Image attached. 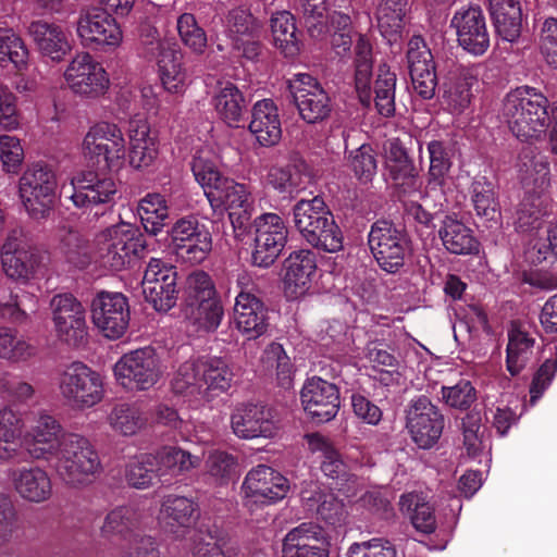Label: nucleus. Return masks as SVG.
<instances>
[{
    "label": "nucleus",
    "instance_id": "1",
    "mask_svg": "<svg viewBox=\"0 0 557 557\" xmlns=\"http://www.w3.org/2000/svg\"><path fill=\"white\" fill-rule=\"evenodd\" d=\"M549 101L537 88L528 85L511 89L503 99L502 116L521 141L537 139L550 124Z\"/></svg>",
    "mask_w": 557,
    "mask_h": 557
},
{
    "label": "nucleus",
    "instance_id": "2",
    "mask_svg": "<svg viewBox=\"0 0 557 557\" xmlns=\"http://www.w3.org/2000/svg\"><path fill=\"white\" fill-rule=\"evenodd\" d=\"M234 376L233 369L225 358L201 356L189 359L178 367L172 380V387L178 394L203 388L208 394L220 395L231 388Z\"/></svg>",
    "mask_w": 557,
    "mask_h": 557
},
{
    "label": "nucleus",
    "instance_id": "3",
    "mask_svg": "<svg viewBox=\"0 0 557 557\" xmlns=\"http://www.w3.org/2000/svg\"><path fill=\"white\" fill-rule=\"evenodd\" d=\"M52 461L62 481L73 487L91 483L101 470L98 453L89 440L75 433L63 436V446Z\"/></svg>",
    "mask_w": 557,
    "mask_h": 557
},
{
    "label": "nucleus",
    "instance_id": "4",
    "mask_svg": "<svg viewBox=\"0 0 557 557\" xmlns=\"http://www.w3.org/2000/svg\"><path fill=\"white\" fill-rule=\"evenodd\" d=\"M190 165L195 180L203 188L205 195L214 210L225 209L230 212L239 208H248V205L253 202L246 185L224 176L212 161L201 156H195Z\"/></svg>",
    "mask_w": 557,
    "mask_h": 557
},
{
    "label": "nucleus",
    "instance_id": "5",
    "mask_svg": "<svg viewBox=\"0 0 557 557\" xmlns=\"http://www.w3.org/2000/svg\"><path fill=\"white\" fill-rule=\"evenodd\" d=\"M138 54L148 61H157L160 79L164 89L171 94H182L185 88L186 72L183 55L176 45L163 41L159 32L151 25L140 27Z\"/></svg>",
    "mask_w": 557,
    "mask_h": 557
},
{
    "label": "nucleus",
    "instance_id": "6",
    "mask_svg": "<svg viewBox=\"0 0 557 557\" xmlns=\"http://www.w3.org/2000/svg\"><path fill=\"white\" fill-rule=\"evenodd\" d=\"M410 237L406 228L391 220L375 221L368 234V245L377 265L389 274L399 272L410 252Z\"/></svg>",
    "mask_w": 557,
    "mask_h": 557
},
{
    "label": "nucleus",
    "instance_id": "7",
    "mask_svg": "<svg viewBox=\"0 0 557 557\" xmlns=\"http://www.w3.org/2000/svg\"><path fill=\"white\" fill-rule=\"evenodd\" d=\"M57 176L52 169L41 162L28 165L18 181L22 202L34 220H46L54 209Z\"/></svg>",
    "mask_w": 557,
    "mask_h": 557
},
{
    "label": "nucleus",
    "instance_id": "8",
    "mask_svg": "<svg viewBox=\"0 0 557 557\" xmlns=\"http://www.w3.org/2000/svg\"><path fill=\"white\" fill-rule=\"evenodd\" d=\"M97 243L102 263L113 271L125 269L147 247L139 228L125 222L107 227L97 236Z\"/></svg>",
    "mask_w": 557,
    "mask_h": 557
},
{
    "label": "nucleus",
    "instance_id": "9",
    "mask_svg": "<svg viewBox=\"0 0 557 557\" xmlns=\"http://www.w3.org/2000/svg\"><path fill=\"white\" fill-rule=\"evenodd\" d=\"M116 381L128 391H148L163 374L161 358L152 346L131 350L113 368Z\"/></svg>",
    "mask_w": 557,
    "mask_h": 557
},
{
    "label": "nucleus",
    "instance_id": "10",
    "mask_svg": "<svg viewBox=\"0 0 557 557\" xmlns=\"http://www.w3.org/2000/svg\"><path fill=\"white\" fill-rule=\"evenodd\" d=\"M252 228L251 264L269 268L277 260L287 244V224L280 214L264 212L253 219Z\"/></svg>",
    "mask_w": 557,
    "mask_h": 557
},
{
    "label": "nucleus",
    "instance_id": "11",
    "mask_svg": "<svg viewBox=\"0 0 557 557\" xmlns=\"http://www.w3.org/2000/svg\"><path fill=\"white\" fill-rule=\"evenodd\" d=\"M84 154L100 170L119 169L125 157V139L121 128L109 122L95 124L83 141Z\"/></svg>",
    "mask_w": 557,
    "mask_h": 557
},
{
    "label": "nucleus",
    "instance_id": "12",
    "mask_svg": "<svg viewBox=\"0 0 557 557\" xmlns=\"http://www.w3.org/2000/svg\"><path fill=\"white\" fill-rule=\"evenodd\" d=\"M406 428L412 442L421 449H431L440 441L445 417L425 395L413 397L406 409Z\"/></svg>",
    "mask_w": 557,
    "mask_h": 557
},
{
    "label": "nucleus",
    "instance_id": "13",
    "mask_svg": "<svg viewBox=\"0 0 557 557\" xmlns=\"http://www.w3.org/2000/svg\"><path fill=\"white\" fill-rule=\"evenodd\" d=\"M141 287L146 301L154 310L168 312L176 305L181 289L177 268L163 259L151 258L146 267Z\"/></svg>",
    "mask_w": 557,
    "mask_h": 557
},
{
    "label": "nucleus",
    "instance_id": "14",
    "mask_svg": "<svg viewBox=\"0 0 557 557\" xmlns=\"http://www.w3.org/2000/svg\"><path fill=\"white\" fill-rule=\"evenodd\" d=\"M175 255L183 261L199 264L212 250V236L195 215L178 219L168 231Z\"/></svg>",
    "mask_w": 557,
    "mask_h": 557
},
{
    "label": "nucleus",
    "instance_id": "15",
    "mask_svg": "<svg viewBox=\"0 0 557 557\" xmlns=\"http://www.w3.org/2000/svg\"><path fill=\"white\" fill-rule=\"evenodd\" d=\"M61 395L74 406L90 408L103 397V384L100 374L81 361H74L60 373Z\"/></svg>",
    "mask_w": 557,
    "mask_h": 557
},
{
    "label": "nucleus",
    "instance_id": "16",
    "mask_svg": "<svg viewBox=\"0 0 557 557\" xmlns=\"http://www.w3.org/2000/svg\"><path fill=\"white\" fill-rule=\"evenodd\" d=\"M90 313L95 327L109 339L121 338L128 329L129 304L122 293H98L91 300Z\"/></svg>",
    "mask_w": 557,
    "mask_h": 557
},
{
    "label": "nucleus",
    "instance_id": "17",
    "mask_svg": "<svg viewBox=\"0 0 557 557\" xmlns=\"http://www.w3.org/2000/svg\"><path fill=\"white\" fill-rule=\"evenodd\" d=\"M288 89L299 115L309 124L327 119L333 106L329 94L315 77L308 73H297L288 81Z\"/></svg>",
    "mask_w": 557,
    "mask_h": 557
},
{
    "label": "nucleus",
    "instance_id": "18",
    "mask_svg": "<svg viewBox=\"0 0 557 557\" xmlns=\"http://www.w3.org/2000/svg\"><path fill=\"white\" fill-rule=\"evenodd\" d=\"M52 320L59 339L71 347H81L86 343V312L82 302L72 294L54 295L50 302Z\"/></svg>",
    "mask_w": 557,
    "mask_h": 557
},
{
    "label": "nucleus",
    "instance_id": "19",
    "mask_svg": "<svg viewBox=\"0 0 557 557\" xmlns=\"http://www.w3.org/2000/svg\"><path fill=\"white\" fill-rule=\"evenodd\" d=\"M385 168L399 200L418 194L422 182L413 159L399 138L388 139L384 144Z\"/></svg>",
    "mask_w": 557,
    "mask_h": 557
},
{
    "label": "nucleus",
    "instance_id": "20",
    "mask_svg": "<svg viewBox=\"0 0 557 557\" xmlns=\"http://www.w3.org/2000/svg\"><path fill=\"white\" fill-rule=\"evenodd\" d=\"M450 26L456 32L459 47L468 53L481 57L488 50L490 32L480 7L470 5L457 10L450 20Z\"/></svg>",
    "mask_w": 557,
    "mask_h": 557
},
{
    "label": "nucleus",
    "instance_id": "21",
    "mask_svg": "<svg viewBox=\"0 0 557 557\" xmlns=\"http://www.w3.org/2000/svg\"><path fill=\"white\" fill-rule=\"evenodd\" d=\"M64 77L74 94L87 98L104 95L110 84L106 70L87 52L71 61Z\"/></svg>",
    "mask_w": 557,
    "mask_h": 557
},
{
    "label": "nucleus",
    "instance_id": "22",
    "mask_svg": "<svg viewBox=\"0 0 557 557\" xmlns=\"http://www.w3.org/2000/svg\"><path fill=\"white\" fill-rule=\"evenodd\" d=\"M77 34L84 46L94 49L115 47L122 40L116 18L101 7H92L79 15Z\"/></svg>",
    "mask_w": 557,
    "mask_h": 557
},
{
    "label": "nucleus",
    "instance_id": "23",
    "mask_svg": "<svg viewBox=\"0 0 557 557\" xmlns=\"http://www.w3.org/2000/svg\"><path fill=\"white\" fill-rule=\"evenodd\" d=\"M70 199L77 208L108 206L115 201L117 187L115 181L94 171H85L72 180Z\"/></svg>",
    "mask_w": 557,
    "mask_h": 557
},
{
    "label": "nucleus",
    "instance_id": "24",
    "mask_svg": "<svg viewBox=\"0 0 557 557\" xmlns=\"http://www.w3.org/2000/svg\"><path fill=\"white\" fill-rule=\"evenodd\" d=\"M407 63L414 90L423 99H431L437 86L433 54L421 35H413L407 45Z\"/></svg>",
    "mask_w": 557,
    "mask_h": 557
},
{
    "label": "nucleus",
    "instance_id": "25",
    "mask_svg": "<svg viewBox=\"0 0 557 557\" xmlns=\"http://www.w3.org/2000/svg\"><path fill=\"white\" fill-rule=\"evenodd\" d=\"M300 398L305 411L317 423L334 419L339 409L338 387L319 376L306 381Z\"/></svg>",
    "mask_w": 557,
    "mask_h": 557
},
{
    "label": "nucleus",
    "instance_id": "26",
    "mask_svg": "<svg viewBox=\"0 0 557 557\" xmlns=\"http://www.w3.org/2000/svg\"><path fill=\"white\" fill-rule=\"evenodd\" d=\"M231 425L234 434L243 440L257 437L270 438L277 431L273 412L261 404H240L231 417Z\"/></svg>",
    "mask_w": 557,
    "mask_h": 557
},
{
    "label": "nucleus",
    "instance_id": "27",
    "mask_svg": "<svg viewBox=\"0 0 557 557\" xmlns=\"http://www.w3.org/2000/svg\"><path fill=\"white\" fill-rule=\"evenodd\" d=\"M64 435L54 417L40 413L25 438V450L33 459L51 462L63 446Z\"/></svg>",
    "mask_w": 557,
    "mask_h": 557
},
{
    "label": "nucleus",
    "instance_id": "28",
    "mask_svg": "<svg viewBox=\"0 0 557 557\" xmlns=\"http://www.w3.org/2000/svg\"><path fill=\"white\" fill-rule=\"evenodd\" d=\"M22 231L13 230L7 237L2 250V267L7 276L26 281L40 263L37 249L28 246L22 238Z\"/></svg>",
    "mask_w": 557,
    "mask_h": 557
},
{
    "label": "nucleus",
    "instance_id": "29",
    "mask_svg": "<svg viewBox=\"0 0 557 557\" xmlns=\"http://www.w3.org/2000/svg\"><path fill=\"white\" fill-rule=\"evenodd\" d=\"M242 488L255 503L269 505L283 499L289 484L285 476L271 467L259 465L247 473Z\"/></svg>",
    "mask_w": 557,
    "mask_h": 557
},
{
    "label": "nucleus",
    "instance_id": "30",
    "mask_svg": "<svg viewBox=\"0 0 557 557\" xmlns=\"http://www.w3.org/2000/svg\"><path fill=\"white\" fill-rule=\"evenodd\" d=\"M325 531L312 522H304L288 531L283 540V557H329Z\"/></svg>",
    "mask_w": 557,
    "mask_h": 557
},
{
    "label": "nucleus",
    "instance_id": "31",
    "mask_svg": "<svg viewBox=\"0 0 557 557\" xmlns=\"http://www.w3.org/2000/svg\"><path fill=\"white\" fill-rule=\"evenodd\" d=\"M128 161L136 170H146L153 165L159 156V141L145 119L134 117L128 123Z\"/></svg>",
    "mask_w": 557,
    "mask_h": 557
},
{
    "label": "nucleus",
    "instance_id": "32",
    "mask_svg": "<svg viewBox=\"0 0 557 557\" xmlns=\"http://www.w3.org/2000/svg\"><path fill=\"white\" fill-rule=\"evenodd\" d=\"M269 184L280 194H299L313 180V172L307 161L299 154H290L283 166H272L268 173Z\"/></svg>",
    "mask_w": 557,
    "mask_h": 557
},
{
    "label": "nucleus",
    "instance_id": "33",
    "mask_svg": "<svg viewBox=\"0 0 557 557\" xmlns=\"http://www.w3.org/2000/svg\"><path fill=\"white\" fill-rule=\"evenodd\" d=\"M9 476L16 494L28 503H45L52 495L51 478L38 466L13 469Z\"/></svg>",
    "mask_w": 557,
    "mask_h": 557
},
{
    "label": "nucleus",
    "instance_id": "34",
    "mask_svg": "<svg viewBox=\"0 0 557 557\" xmlns=\"http://www.w3.org/2000/svg\"><path fill=\"white\" fill-rule=\"evenodd\" d=\"M283 270L286 289L295 297L304 295L317 271L315 253L309 249L295 250L284 260Z\"/></svg>",
    "mask_w": 557,
    "mask_h": 557
},
{
    "label": "nucleus",
    "instance_id": "35",
    "mask_svg": "<svg viewBox=\"0 0 557 557\" xmlns=\"http://www.w3.org/2000/svg\"><path fill=\"white\" fill-rule=\"evenodd\" d=\"M249 132L262 147H272L278 144L282 137L278 109L271 99L257 101L251 111Z\"/></svg>",
    "mask_w": 557,
    "mask_h": 557
},
{
    "label": "nucleus",
    "instance_id": "36",
    "mask_svg": "<svg viewBox=\"0 0 557 557\" xmlns=\"http://www.w3.org/2000/svg\"><path fill=\"white\" fill-rule=\"evenodd\" d=\"M234 323L247 339H257L267 333L270 325L268 307L259 297H242L234 305Z\"/></svg>",
    "mask_w": 557,
    "mask_h": 557
},
{
    "label": "nucleus",
    "instance_id": "37",
    "mask_svg": "<svg viewBox=\"0 0 557 557\" xmlns=\"http://www.w3.org/2000/svg\"><path fill=\"white\" fill-rule=\"evenodd\" d=\"M476 81L473 69L454 64L443 83V101L450 111L461 113L470 104L471 87Z\"/></svg>",
    "mask_w": 557,
    "mask_h": 557
},
{
    "label": "nucleus",
    "instance_id": "38",
    "mask_svg": "<svg viewBox=\"0 0 557 557\" xmlns=\"http://www.w3.org/2000/svg\"><path fill=\"white\" fill-rule=\"evenodd\" d=\"M28 33L40 53L53 62L62 61L72 50L67 34L59 25L34 21Z\"/></svg>",
    "mask_w": 557,
    "mask_h": 557
},
{
    "label": "nucleus",
    "instance_id": "39",
    "mask_svg": "<svg viewBox=\"0 0 557 557\" xmlns=\"http://www.w3.org/2000/svg\"><path fill=\"white\" fill-rule=\"evenodd\" d=\"M488 12L496 34L508 42H516L522 29L520 0H487Z\"/></svg>",
    "mask_w": 557,
    "mask_h": 557
},
{
    "label": "nucleus",
    "instance_id": "40",
    "mask_svg": "<svg viewBox=\"0 0 557 557\" xmlns=\"http://www.w3.org/2000/svg\"><path fill=\"white\" fill-rule=\"evenodd\" d=\"M329 214V207L321 196L311 199H300L292 208L293 222L296 230L307 243H312L320 224L325 226L323 215Z\"/></svg>",
    "mask_w": 557,
    "mask_h": 557
},
{
    "label": "nucleus",
    "instance_id": "41",
    "mask_svg": "<svg viewBox=\"0 0 557 557\" xmlns=\"http://www.w3.org/2000/svg\"><path fill=\"white\" fill-rule=\"evenodd\" d=\"M469 196L475 214L486 222L497 223L500 219L498 188L486 176H475L469 187Z\"/></svg>",
    "mask_w": 557,
    "mask_h": 557
},
{
    "label": "nucleus",
    "instance_id": "42",
    "mask_svg": "<svg viewBox=\"0 0 557 557\" xmlns=\"http://www.w3.org/2000/svg\"><path fill=\"white\" fill-rule=\"evenodd\" d=\"M438 236L447 251L454 255H473L479 252V242L471 228L459 221L455 214H445L438 230Z\"/></svg>",
    "mask_w": 557,
    "mask_h": 557
},
{
    "label": "nucleus",
    "instance_id": "43",
    "mask_svg": "<svg viewBox=\"0 0 557 557\" xmlns=\"http://www.w3.org/2000/svg\"><path fill=\"white\" fill-rule=\"evenodd\" d=\"M535 338L513 322L508 331L506 369L511 376L519 375L533 358Z\"/></svg>",
    "mask_w": 557,
    "mask_h": 557
},
{
    "label": "nucleus",
    "instance_id": "44",
    "mask_svg": "<svg viewBox=\"0 0 557 557\" xmlns=\"http://www.w3.org/2000/svg\"><path fill=\"white\" fill-rule=\"evenodd\" d=\"M140 523V513L134 506H119L109 511L101 527L104 537L116 536L120 540L133 541L141 535L137 533Z\"/></svg>",
    "mask_w": 557,
    "mask_h": 557
},
{
    "label": "nucleus",
    "instance_id": "45",
    "mask_svg": "<svg viewBox=\"0 0 557 557\" xmlns=\"http://www.w3.org/2000/svg\"><path fill=\"white\" fill-rule=\"evenodd\" d=\"M249 100L232 82L219 84L214 107L220 117L230 126L238 127Z\"/></svg>",
    "mask_w": 557,
    "mask_h": 557
},
{
    "label": "nucleus",
    "instance_id": "46",
    "mask_svg": "<svg viewBox=\"0 0 557 557\" xmlns=\"http://www.w3.org/2000/svg\"><path fill=\"white\" fill-rule=\"evenodd\" d=\"M548 201V196L542 191H525L516 212V231L531 233L541 228L543 218L547 214Z\"/></svg>",
    "mask_w": 557,
    "mask_h": 557
},
{
    "label": "nucleus",
    "instance_id": "47",
    "mask_svg": "<svg viewBox=\"0 0 557 557\" xmlns=\"http://www.w3.org/2000/svg\"><path fill=\"white\" fill-rule=\"evenodd\" d=\"M182 314L197 332L214 333L224 318V308L221 298L218 297L182 306Z\"/></svg>",
    "mask_w": 557,
    "mask_h": 557
},
{
    "label": "nucleus",
    "instance_id": "48",
    "mask_svg": "<svg viewBox=\"0 0 557 557\" xmlns=\"http://www.w3.org/2000/svg\"><path fill=\"white\" fill-rule=\"evenodd\" d=\"M160 515L170 527L189 528L199 517V506L193 498L168 494L162 497Z\"/></svg>",
    "mask_w": 557,
    "mask_h": 557
},
{
    "label": "nucleus",
    "instance_id": "49",
    "mask_svg": "<svg viewBox=\"0 0 557 557\" xmlns=\"http://www.w3.org/2000/svg\"><path fill=\"white\" fill-rule=\"evenodd\" d=\"M426 150L430 159L428 188L431 190L438 188L441 197L444 198V187L453 165L451 148L448 143L434 139L428 143Z\"/></svg>",
    "mask_w": 557,
    "mask_h": 557
},
{
    "label": "nucleus",
    "instance_id": "50",
    "mask_svg": "<svg viewBox=\"0 0 557 557\" xmlns=\"http://www.w3.org/2000/svg\"><path fill=\"white\" fill-rule=\"evenodd\" d=\"M401 513L410 518L413 528L423 534H432L436 530L434 508L422 494L410 492L403 494L399 499Z\"/></svg>",
    "mask_w": 557,
    "mask_h": 557
},
{
    "label": "nucleus",
    "instance_id": "51",
    "mask_svg": "<svg viewBox=\"0 0 557 557\" xmlns=\"http://www.w3.org/2000/svg\"><path fill=\"white\" fill-rule=\"evenodd\" d=\"M375 17L381 35L387 40H396L404 27L407 0H374Z\"/></svg>",
    "mask_w": 557,
    "mask_h": 557
},
{
    "label": "nucleus",
    "instance_id": "52",
    "mask_svg": "<svg viewBox=\"0 0 557 557\" xmlns=\"http://www.w3.org/2000/svg\"><path fill=\"white\" fill-rule=\"evenodd\" d=\"M271 30L275 47L286 57H294L299 52L297 27L292 13L282 11L273 14Z\"/></svg>",
    "mask_w": 557,
    "mask_h": 557
},
{
    "label": "nucleus",
    "instance_id": "53",
    "mask_svg": "<svg viewBox=\"0 0 557 557\" xmlns=\"http://www.w3.org/2000/svg\"><path fill=\"white\" fill-rule=\"evenodd\" d=\"M158 460L152 454H140L128 461L125 468L127 483L137 490H144L159 478Z\"/></svg>",
    "mask_w": 557,
    "mask_h": 557
},
{
    "label": "nucleus",
    "instance_id": "54",
    "mask_svg": "<svg viewBox=\"0 0 557 557\" xmlns=\"http://www.w3.org/2000/svg\"><path fill=\"white\" fill-rule=\"evenodd\" d=\"M218 297L214 282L207 272L197 270L185 278L182 306H189Z\"/></svg>",
    "mask_w": 557,
    "mask_h": 557
},
{
    "label": "nucleus",
    "instance_id": "55",
    "mask_svg": "<svg viewBox=\"0 0 557 557\" xmlns=\"http://www.w3.org/2000/svg\"><path fill=\"white\" fill-rule=\"evenodd\" d=\"M395 87L396 74L386 64L381 65L374 82V103L377 112L385 117L395 113Z\"/></svg>",
    "mask_w": 557,
    "mask_h": 557
},
{
    "label": "nucleus",
    "instance_id": "56",
    "mask_svg": "<svg viewBox=\"0 0 557 557\" xmlns=\"http://www.w3.org/2000/svg\"><path fill=\"white\" fill-rule=\"evenodd\" d=\"M307 438L313 450L322 453L320 467L322 472L329 478L344 480L346 476V465L342 460L339 453L319 433L309 434Z\"/></svg>",
    "mask_w": 557,
    "mask_h": 557
},
{
    "label": "nucleus",
    "instance_id": "57",
    "mask_svg": "<svg viewBox=\"0 0 557 557\" xmlns=\"http://www.w3.org/2000/svg\"><path fill=\"white\" fill-rule=\"evenodd\" d=\"M159 479L166 474H177L194 468L198 463V458L193 457L188 451L178 447H164L157 455Z\"/></svg>",
    "mask_w": 557,
    "mask_h": 557
},
{
    "label": "nucleus",
    "instance_id": "58",
    "mask_svg": "<svg viewBox=\"0 0 557 557\" xmlns=\"http://www.w3.org/2000/svg\"><path fill=\"white\" fill-rule=\"evenodd\" d=\"M27 57L28 50L23 40L12 29L0 28V65L12 63L21 70L26 65Z\"/></svg>",
    "mask_w": 557,
    "mask_h": 557
},
{
    "label": "nucleus",
    "instance_id": "59",
    "mask_svg": "<svg viewBox=\"0 0 557 557\" xmlns=\"http://www.w3.org/2000/svg\"><path fill=\"white\" fill-rule=\"evenodd\" d=\"M109 423L113 430L128 436L140 430L145 425L146 419L136 406L120 404L110 412Z\"/></svg>",
    "mask_w": 557,
    "mask_h": 557
},
{
    "label": "nucleus",
    "instance_id": "60",
    "mask_svg": "<svg viewBox=\"0 0 557 557\" xmlns=\"http://www.w3.org/2000/svg\"><path fill=\"white\" fill-rule=\"evenodd\" d=\"M37 309V300L34 295L20 290L10 294V299L7 302L0 304V315L12 323H24L29 312H35Z\"/></svg>",
    "mask_w": 557,
    "mask_h": 557
},
{
    "label": "nucleus",
    "instance_id": "61",
    "mask_svg": "<svg viewBox=\"0 0 557 557\" xmlns=\"http://www.w3.org/2000/svg\"><path fill=\"white\" fill-rule=\"evenodd\" d=\"M35 348L17 336V333L8 327H0V358L12 362L29 359Z\"/></svg>",
    "mask_w": 557,
    "mask_h": 557
},
{
    "label": "nucleus",
    "instance_id": "62",
    "mask_svg": "<svg viewBox=\"0 0 557 557\" xmlns=\"http://www.w3.org/2000/svg\"><path fill=\"white\" fill-rule=\"evenodd\" d=\"M349 166L360 183L368 184L372 182L377 170L375 152L372 146L363 144L350 151Z\"/></svg>",
    "mask_w": 557,
    "mask_h": 557
},
{
    "label": "nucleus",
    "instance_id": "63",
    "mask_svg": "<svg viewBox=\"0 0 557 557\" xmlns=\"http://www.w3.org/2000/svg\"><path fill=\"white\" fill-rule=\"evenodd\" d=\"M322 220H325L326 224L325 226L320 224L315 230L319 238H314L312 243L308 244L326 252L339 251L343 248V233L335 222L334 215L330 209L329 214L323 215Z\"/></svg>",
    "mask_w": 557,
    "mask_h": 557
},
{
    "label": "nucleus",
    "instance_id": "64",
    "mask_svg": "<svg viewBox=\"0 0 557 557\" xmlns=\"http://www.w3.org/2000/svg\"><path fill=\"white\" fill-rule=\"evenodd\" d=\"M441 393L448 407L460 411H467L476 400V391L468 380H460L453 386H442Z\"/></svg>",
    "mask_w": 557,
    "mask_h": 557
}]
</instances>
